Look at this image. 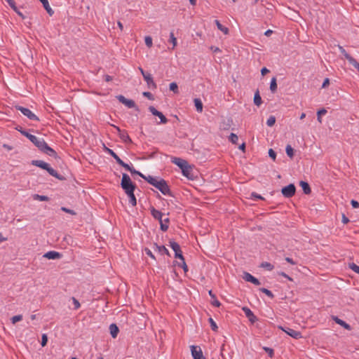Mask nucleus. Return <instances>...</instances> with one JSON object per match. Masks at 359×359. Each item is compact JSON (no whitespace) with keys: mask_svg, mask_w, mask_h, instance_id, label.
Returning a JSON list of instances; mask_svg holds the SVG:
<instances>
[{"mask_svg":"<svg viewBox=\"0 0 359 359\" xmlns=\"http://www.w3.org/2000/svg\"><path fill=\"white\" fill-rule=\"evenodd\" d=\"M22 135L27 137L41 152L55 158L57 157L56 151L48 145L43 138L38 137L27 131L22 132Z\"/></svg>","mask_w":359,"mask_h":359,"instance_id":"nucleus-1","label":"nucleus"},{"mask_svg":"<svg viewBox=\"0 0 359 359\" xmlns=\"http://www.w3.org/2000/svg\"><path fill=\"white\" fill-rule=\"evenodd\" d=\"M150 212H151V215H152V217L154 219L158 220V222L160 223L161 230L163 231H166L168 229V225L164 224V222L169 223L170 222L169 218L167 217V218L163 219V214L161 211L154 208V207L150 208Z\"/></svg>","mask_w":359,"mask_h":359,"instance_id":"nucleus-2","label":"nucleus"},{"mask_svg":"<svg viewBox=\"0 0 359 359\" xmlns=\"http://www.w3.org/2000/svg\"><path fill=\"white\" fill-rule=\"evenodd\" d=\"M32 164L33 165L41 168L43 170H46L51 176L55 177L57 179L62 180V177L57 173L56 170H55L53 168L50 166V165L41 160H33L32 161Z\"/></svg>","mask_w":359,"mask_h":359,"instance_id":"nucleus-3","label":"nucleus"},{"mask_svg":"<svg viewBox=\"0 0 359 359\" xmlns=\"http://www.w3.org/2000/svg\"><path fill=\"white\" fill-rule=\"evenodd\" d=\"M121 186L124 190L125 193L135 191L136 187L135 184L133 183L129 175L126 173H123L122 175Z\"/></svg>","mask_w":359,"mask_h":359,"instance_id":"nucleus-4","label":"nucleus"},{"mask_svg":"<svg viewBox=\"0 0 359 359\" xmlns=\"http://www.w3.org/2000/svg\"><path fill=\"white\" fill-rule=\"evenodd\" d=\"M155 187L158 189L163 195L171 196L170 189L163 179H160L158 182H156Z\"/></svg>","mask_w":359,"mask_h":359,"instance_id":"nucleus-5","label":"nucleus"},{"mask_svg":"<svg viewBox=\"0 0 359 359\" xmlns=\"http://www.w3.org/2000/svg\"><path fill=\"white\" fill-rule=\"evenodd\" d=\"M16 109L20 111L23 115L27 116L29 119L32 121H39V118L30 109L22 106H16Z\"/></svg>","mask_w":359,"mask_h":359,"instance_id":"nucleus-6","label":"nucleus"},{"mask_svg":"<svg viewBox=\"0 0 359 359\" xmlns=\"http://www.w3.org/2000/svg\"><path fill=\"white\" fill-rule=\"evenodd\" d=\"M296 192V187L293 184H290L281 189V193L285 198L292 197Z\"/></svg>","mask_w":359,"mask_h":359,"instance_id":"nucleus-7","label":"nucleus"},{"mask_svg":"<svg viewBox=\"0 0 359 359\" xmlns=\"http://www.w3.org/2000/svg\"><path fill=\"white\" fill-rule=\"evenodd\" d=\"M169 245L175 252V257L178 258L180 260H183L184 256L182 255V252L181 250L180 245L174 241H170Z\"/></svg>","mask_w":359,"mask_h":359,"instance_id":"nucleus-8","label":"nucleus"},{"mask_svg":"<svg viewBox=\"0 0 359 359\" xmlns=\"http://www.w3.org/2000/svg\"><path fill=\"white\" fill-rule=\"evenodd\" d=\"M278 328L295 339H300L302 337V333L300 332L294 330L292 328H289V327L285 328L282 326H278Z\"/></svg>","mask_w":359,"mask_h":359,"instance_id":"nucleus-9","label":"nucleus"},{"mask_svg":"<svg viewBox=\"0 0 359 359\" xmlns=\"http://www.w3.org/2000/svg\"><path fill=\"white\" fill-rule=\"evenodd\" d=\"M181 170L182 175L187 179L194 180L195 178V175L193 172V168L189 163L184 166Z\"/></svg>","mask_w":359,"mask_h":359,"instance_id":"nucleus-10","label":"nucleus"},{"mask_svg":"<svg viewBox=\"0 0 359 359\" xmlns=\"http://www.w3.org/2000/svg\"><path fill=\"white\" fill-rule=\"evenodd\" d=\"M149 111L153 115L158 116L161 119V123H166L168 122L167 118L163 114V113L158 111L154 107L150 106L149 107Z\"/></svg>","mask_w":359,"mask_h":359,"instance_id":"nucleus-11","label":"nucleus"},{"mask_svg":"<svg viewBox=\"0 0 359 359\" xmlns=\"http://www.w3.org/2000/svg\"><path fill=\"white\" fill-rule=\"evenodd\" d=\"M116 98L121 103L125 104L128 108H134L136 107L135 102L133 100H128L122 95H118Z\"/></svg>","mask_w":359,"mask_h":359,"instance_id":"nucleus-12","label":"nucleus"},{"mask_svg":"<svg viewBox=\"0 0 359 359\" xmlns=\"http://www.w3.org/2000/svg\"><path fill=\"white\" fill-rule=\"evenodd\" d=\"M243 311L245 314V316L248 318L249 321L251 323H255L258 320L257 317L253 313V312L248 307H243L242 309Z\"/></svg>","mask_w":359,"mask_h":359,"instance_id":"nucleus-13","label":"nucleus"},{"mask_svg":"<svg viewBox=\"0 0 359 359\" xmlns=\"http://www.w3.org/2000/svg\"><path fill=\"white\" fill-rule=\"evenodd\" d=\"M191 355L194 359H205L200 347L196 346H191Z\"/></svg>","mask_w":359,"mask_h":359,"instance_id":"nucleus-14","label":"nucleus"},{"mask_svg":"<svg viewBox=\"0 0 359 359\" xmlns=\"http://www.w3.org/2000/svg\"><path fill=\"white\" fill-rule=\"evenodd\" d=\"M116 130L118 133L119 137L125 143H132V140L129 137L127 131L121 130L119 127L115 126Z\"/></svg>","mask_w":359,"mask_h":359,"instance_id":"nucleus-15","label":"nucleus"},{"mask_svg":"<svg viewBox=\"0 0 359 359\" xmlns=\"http://www.w3.org/2000/svg\"><path fill=\"white\" fill-rule=\"evenodd\" d=\"M243 278L245 281L250 282V283H253L255 285H259L261 284L260 281L257 278L254 277L252 275H251L248 272H244L243 273Z\"/></svg>","mask_w":359,"mask_h":359,"instance_id":"nucleus-16","label":"nucleus"},{"mask_svg":"<svg viewBox=\"0 0 359 359\" xmlns=\"http://www.w3.org/2000/svg\"><path fill=\"white\" fill-rule=\"evenodd\" d=\"M171 162L177 165L181 170L182 168H184V166L188 164V162L186 160L178 157H172L171 158Z\"/></svg>","mask_w":359,"mask_h":359,"instance_id":"nucleus-17","label":"nucleus"},{"mask_svg":"<svg viewBox=\"0 0 359 359\" xmlns=\"http://www.w3.org/2000/svg\"><path fill=\"white\" fill-rule=\"evenodd\" d=\"M62 255L56 251H49L43 255V257L48 259H57L61 258Z\"/></svg>","mask_w":359,"mask_h":359,"instance_id":"nucleus-18","label":"nucleus"},{"mask_svg":"<svg viewBox=\"0 0 359 359\" xmlns=\"http://www.w3.org/2000/svg\"><path fill=\"white\" fill-rule=\"evenodd\" d=\"M332 320L338 325H341V327H343L344 329L347 330H351V327L350 325H348V323H346L345 321H344L343 320L339 318L337 316H332Z\"/></svg>","mask_w":359,"mask_h":359,"instance_id":"nucleus-19","label":"nucleus"},{"mask_svg":"<svg viewBox=\"0 0 359 359\" xmlns=\"http://www.w3.org/2000/svg\"><path fill=\"white\" fill-rule=\"evenodd\" d=\"M118 164L124 168L126 170L130 172L132 174L141 175L140 171L136 170L133 167L130 166L128 164L124 163L122 160H121Z\"/></svg>","mask_w":359,"mask_h":359,"instance_id":"nucleus-20","label":"nucleus"},{"mask_svg":"<svg viewBox=\"0 0 359 359\" xmlns=\"http://www.w3.org/2000/svg\"><path fill=\"white\" fill-rule=\"evenodd\" d=\"M144 79L147 82V84L149 88H156V84L154 81L153 78L150 74H147V76H144Z\"/></svg>","mask_w":359,"mask_h":359,"instance_id":"nucleus-21","label":"nucleus"},{"mask_svg":"<svg viewBox=\"0 0 359 359\" xmlns=\"http://www.w3.org/2000/svg\"><path fill=\"white\" fill-rule=\"evenodd\" d=\"M154 250L157 251L161 255H167L170 256V252L168 250L164 245H158L157 244H154Z\"/></svg>","mask_w":359,"mask_h":359,"instance_id":"nucleus-22","label":"nucleus"},{"mask_svg":"<svg viewBox=\"0 0 359 359\" xmlns=\"http://www.w3.org/2000/svg\"><path fill=\"white\" fill-rule=\"evenodd\" d=\"M109 331L111 337L116 338L118 334L119 329L116 324L112 323L109 325Z\"/></svg>","mask_w":359,"mask_h":359,"instance_id":"nucleus-23","label":"nucleus"},{"mask_svg":"<svg viewBox=\"0 0 359 359\" xmlns=\"http://www.w3.org/2000/svg\"><path fill=\"white\" fill-rule=\"evenodd\" d=\"M302 190L305 194H309L311 192V187L308 182L304 181H301L299 183Z\"/></svg>","mask_w":359,"mask_h":359,"instance_id":"nucleus-24","label":"nucleus"},{"mask_svg":"<svg viewBox=\"0 0 359 359\" xmlns=\"http://www.w3.org/2000/svg\"><path fill=\"white\" fill-rule=\"evenodd\" d=\"M129 198V203L132 206H135L137 205V200L134 194V191H131L130 192L126 193Z\"/></svg>","mask_w":359,"mask_h":359,"instance_id":"nucleus-25","label":"nucleus"},{"mask_svg":"<svg viewBox=\"0 0 359 359\" xmlns=\"http://www.w3.org/2000/svg\"><path fill=\"white\" fill-rule=\"evenodd\" d=\"M7 3L8 4V5L19 15H20L22 18H24V16L22 15V13L18 10V8H17L16 5H15V2L13 1V0H6Z\"/></svg>","mask_w":359,"mask_h":359,"instance_id":"nucleus-26","label":"nucleus"},{"mask_svg":"<svg viewBox=\"0 0 359 359\" xmlns=\"http://www.w3.org/2000/svg\"><path fill=\"white\" fill-rule=\"evenodd\" d=\"M215 23L217 29L222 32L224 34H227L229 33V29L223 26L218 20H215Z\"/></svg>","mask_w":359,"mask_h":359,"instance_id":"nucleus-27","label":"nucleus"},{"mask_svg":"<svg viewBox=\"0 0 359 359\" xmlns=\"http://www.w3.org/2000/svg\"><path fill=\"white\" fill-rule=\"evenodd\" d=\"M338 47L340 53L344 56L348 62H350L353 57L351 56L341 46H338Z\"/></svg>","mask_w":359,"mask_h":359,"instance_id":"nucleus-28","label":"nucleus"},{"mask_svg":"<svg viewBox=\"0 0 359 359\" xmlns=\"http://www.w3.org/2000/svg\"><path fill=\"white\" fill-rule=\"evenodd\" d=\"M194 104L198 112L203 111V103L199 98H195L194 100Z\"/></svg>","mask_w":359,"mask_h":359,"instance_id":"nucleus-29","label":"nucleus"},{"mask_svg":"<svg viewBox=\"0 0 359 359\" xmlns=\"http://www.w3.org/2000/svg\"><path fill=\"white\" fill-rule=\"evenodd\" d=\"M262 102V97L259 95V90H257V92L255 93V96H254V103L255 105L259 107L261 105Z\"/></svg>","mask_w":359,"mask_h":359,"instance_id":"nucleus-30","label":"nucleus"},{"mask_svg":"<svg viewBox=\"0 0 359 359\" xmlns=\"http://www.w3.org/2000/svg\"><path fill=\"white\" fill-rule=\"evenodd\" d=\"M106 151L116 160L117 163H118L121 160L112 149L106 148Z\"/></svg>","mask_w":359,"mask_h":359,"instance_id":"nucleus-31","label":"nucleus"},{"mask_svg":"<svg viewBox=\"0 0 359 359\" xmlns=\"http://www.w3.org/2000/svg\"><path fill=\"white\" fill-rule=\"evenodd\" d=\"M169 42L171 43L172 44V49H175V48L176 47L177 44V39L176 37L174 35V33L173 32H171L170 33V39H169Z\"/></svg>","mask_w":359,"mask_h":359,"instance_id":"nucleus-32","label":"nucleus"},{"mask_svg":"<svg viewBox=\"0 0 359 359\" xmlns=\"http://www.w3.org/2000/svg\"><path fill=\"white\" fill-rule=\"evenodd\" d=\"M270 90L272 93H275L277 90L276 78L273 77L270 83Z\"/></svg>","mask_w":359,"mask_h":359,"instance_id":"nucleus-33","label":"nucleus"},{"mask_svg":"<svg viewBox=\"0 0 359 359\" xmlns=\"http://www.w3.org/2000/svg\"><path fill=\"white\" fill-rule=\"evenodd\" d=\"M229 140L232 144H238V137L235 133H231Z\"/></svg>","mask_w":359,"mask_h":359,"instance_id":"nucleus-34","label":"nucleus"},{"mask_svg":"<svg viewBox=\"0 0 359 359\" xmlns=\"http://www.w3.org/2000/svg\"><path fill=\"white\" fill-rule=\"evenodd\" d=\"M170 90L172 91L175 94L179 93L178 86L175 82H172L169 86Z\"/></svg>","mask_w":359,"mask_h":359,"instance_id":"nucleus-35","label":"nucleus"},{"mask_svg":"<svg viewBox=\"0 0 359 359\" xmlns=\"http://www.w3.org/2000/svg\"><path fill=\"white\" fill-rule=\"evenodd\" d=\"M261 267L266 269L268 271H272L274 268L273 265L267 262H264L260 265Z\"/></svg>","mask_w":359,"mask_h":359,"instance_id":"nucleus-36","label":"nucleus"},{"mask_svg":"<svg viewBox=\"0 0 359 359\" xmlns=\"http://www.w3.org/2000/svg\"><path fill=\"white\" fill-rule=\"evenodd\" d=\"M285 151H286L287 155L290 158H292L294 156V149H293V148L290 144H287L286 146Z\"/></svg>","mask_w":359,"mask_h":359,"instance_id":"nucleus-37","label":"nucleus"},{"mask_svg":"<svg viewBox=\"0 0 359 359\" xmlns=\"http://www.w3.org/2000/svg\"><path fill=\"white\" fill-rule=\"evenodd\" d=\"M259 290L262 292H263L264 294H265L266 295H267L271 299H273L274 297V295L272 293V292L266 288L262 287V288H260Z\"/></svg>","mask_w":359,"mask_h":359,"instance_id":"nucleus-38","label":"nucleus"},{"mask_svg":"<svg viewBox=\"0 0 359 359\" xmlns=\"http://www.w3.org/2000/svg\"><path fill=\"white\" fill-rule=\"evenodd\" d=\"M326 113H327V110L324 108L318 111L317 119L320 123L322 122L321 116H323V115H325Z\"/></svg>","mask_w":359,"mask_h":359,"instance_id":"nucleus-39","label":"nucleus"},{"mask_svg":"<svg viewBox=\"0 0 359 359\" xmlns=\"http://www.w3.org/2000/svg\"><path fill=\"white\" fill-rule=\"evenodd\" d=\"M34 199L39 200L40 201H48L49 198L46 196L34 194Z\"/></svg>","mask_w":359,"mask_h":359,"instance_id":"nucleus-40","label":"nucleus"},{"mask_svg":"<svg viewBox=\"0 0 359 359\" xmlns=\"http://www.w3.org/2000/svg\"><path fill=\"white\" fill-rule=\"evenodd\" d=\"M276 123V118L273 116H270L266 121V124L268 126L271 127Z\"/></svg>","mask_w":359,"mask_h":359,"instance_id":"nucleus-41","label":"nucleus"},{"mask_svg":"<svg viewBox=\"0 0 359 359\" xmlns=\"http://www.w3.org/2000/svg\"><path fill=\"white\" fill-rule=\"evenodd\" d=\"M208 321H209V323L210 324L211 329L213 331L217 332V329H218V327H217L216 323L214 321V320L212 318H210L208 319Z\"/></svg>","mask_w":359,"mask_h":359,"instance_id":"nucleus-42","label":"nucleus"},{"mask_svg":"<svg viewBox=\"0 0 359 359\" xmlns=\"http://www.w3.org/2000/svg\"><path fill=\"white\" fill-rule=\"evenodd\" d=\"M43 8H45V10L47 11V13L50 15H53V13H54V11H53V9L50 8V5H49V3L47 2L46 3V4H43Z\"/></svg>","mask_w":359,"mask_h":359,"instance_id":"nucleus-43","label":"nucleus"},{"mask_svg":"<svg viewBox=\"0 0 359 359\" xmlns=\"http://www.w3.org/2000/svg\"><path fill=\"white\" fill-rule=\"evenodd\" d=\"M22 315H17V316H14L11 318V320L13 324H15L16 323L22 320Z\"/></svg>","mask_w":359,"mask_h":359,"instance_id":"nucleus-44","label":"nucleus"},{"mask_svg":"<svg viewBox=\"0 0 359 359\" xmlns=\"http://www.w3.org/2000/svg\"><path fill=\"white\" fill-rule=\"evenodd\" d=\"M349 268L353 271L355 273H358V271H359V266H358L357 264H355V263H350L349 264Z\"/></svg>","mask_w":359,"mask_h":359,"instance_id":"nucleus-45","label":"nucleus"},{"mask_svg":"<svg viewBox=\"0 0 359 359\" xmlns=\"http://www.w3.org/2000/svg\"><path fill=\"white\" fill-rule=\"evenodd\" d=\"M138 175L140 176L144 180H145L149 184H150V182L154 181V177H152L151 175L145 176L142 173H141V175Z\"/></svg>","mask_w":359,"mask_h":359,"instance_id":"nucleus-46","label":"nucleus"},{"mask_svg":"<svg viewBox=\"0 0 359 359\" xmlns=\"http://www.w3.org/2000/svg\"><path fill=\"white\" fill-rule=\"evenodd\" d=\"M144 41H145V44L147 45V46H148L149 48L152 46V39L151 36H146L144 39Z\"/></svg>","mask_w":359,"mask_h":359,"instance_id":"nucleus-47","label":"nucleus"},{"mask_svg":"<svg viewBox=\"0 0 359 359\" xmlns=\"http://www.w3.org/2000/svg\"><path fill=\"white\" fill-rule=\"evenodd\" d=\"M251 198L255 200V201H257L258 199H260V200H263L264 199V198L261 195H259V194H257L255 192H252L251 194Z\"/></svg>","mask_w":359,"mask_h":359,"instance_id":"nucleus-48","label":"nucleus"},{"mask_svg":"<svg viewBox=\"0 0 359 359\" xmlns=\"http://www.w3.org/2000/svg\"><path fill=\"white\" fill-rule=\"evenodd\" d=\"M72 300L74 306V309L75 310L79 309L80 308V306H81V304H80L79 302L75 297H72Z\"/></svg>","mask_w":359,"mask_h":359,"instance_id":"nucleus-49","label":"nucleus"},{"mask_svg":"<svg viewBox=\"0 0 359 359\" xmlns=\"http://www.w3.org/2000/svg\"><path fill=\"white\" fill-rule=\"evenodd\" d=\"M48 342V337L46 334H43L41 337V344L43 347L47 344Z\"/></svg>","mask_w":359,"mask_h":359,"instance_id":"nucleus-50","label":"nucleus"},{"mask_svg":"<svg viewBox=\"0 0 359 359\" xmlns=\"http://www.w3.org/2000/svg\"><path fill=\"white\" fill-rule=\"evenodd\" d=\"M263 349L269 354V357L272 358L274 355V351L269 347H264Z\"/></svg>","mask_w":359,"mask_h":359,"instance_id":"nucleus-51","label":"nucleus"},{"mask_svg":"<svg viewBox=\"0 0 359 359\" xmlns=\"http://www.w3.org/2000/svg\"><path fill=\"white\" fill-rule=\"evenodd\" d=\"M181 261H182V263H179L178 266H181L184 269V272H187L188 271V267H187V264H186V262L184 261V259L183 260H181Z\"/></svg>","mask_w":359,"mask_h":359,"instance_id":"nucleus-52","label":"nucleus"},{"mask_svg":"<svg viewBox=\"0 0 359 359\" xmlns=\"http://www.w3.org/2000/svg\"><path fill=\"white\" fill-rule=\"evenodd\" d=\"M144 252H145L146 255H148L149 257H150L151 259H156L154 255L152 253V252L149 248H145Z\"/></svg>","mask_w":359,"mask_h":359,"instance_id":"nucleus-53","label":"nucleus"},{"mask_svg":"<svg viewBox=\"0 0 359 359\" xmlns=\"http://www.w3.org/2000/svg\"><path fill=\"white\" fill-rule=\"evenodd\" d=\"M142 95L144 97H147L150 100H153L154 99V95L150 92H144Z\"/></svg>","mask_w":359,"mask_h":359,"instance_id":"nucleus-54","label":"nucleus"},{"mask_svg":"<svg viewBox=\"0 0 359 359\" xmlns=\"http://www.w3.org/2000/svg\"><path fill=\"white\" fill-rule=\"evenodd\" d=\"M349 63L352 65L359 72V63L356 61L355 59H352V60Z\"/></svg>","mask_w":359,"mask_h":359,"instance_id":"nucleus-55","label":"nucleus"},{"mask_svg":"<svg viewBox=\"0 0 359 359\" xmlns=\"http://www.w3.org/2000/svg\"><path fill=\"white\" fill-rule=\"evenodd\" d=\"M61 210L63 211V212H65L67 213H69V214H71V215H76V212H74V210H70V209H68L65 207H62L61 208Z\"/></svg>","mask_w":359,"mask_h":359,"instance_id":"nucleus-56","label":"nucleus"},{"mask_svg":"<svg viewBox=\"0 0 359 359\" xmlns=\"http://www.w3.org/2000/svg\"><path fill=\"white\" fill-rule=\"evenodd\" d=\"M211 304L212 306H214L215 307H219L221 305V303L217 299V298L212 299Z\"/></svg>","mask_w":359,"mask_h":359,"instance_id":"nucleus-57","label":"nucleus"},{"mask_svg":"<svg viewBox=\"0 0 359 359\" xmlns=\"http://www.w3.org/2000/svg\"><path fill=\"white\" fill-rule=\"evenodd\" d=\"M269 155L271 158H272L273 160L276 158V152L272 149H270L269 150Z\"/></svg>","mask_w":359,"mask_h":359,"instance_id":"nucleus-58","label":"nucleus"},{"mask_svg":"<svg viewBox=\"0 0 359 359\" xmlns=\"http://www.w3.org/2000/svg\"><path fill=\"white\" fill-rule=\"evenodd\" d=\"M330 85V79L328 78H326L322 85V88H327Z\"/></svg>","mask_w":359,"mask_h":359,"instance_id":"nucleus-59","label":"nucleus"},{"mask_svg":"<svg viewBox=\"0 0 359 359\" xmlns=\"http://www.w3.org/2000/svg\"><path fill=\"white\" fill-rule=\"evenodd\" d=\"M278 275L287 278V280L292 281V278L291 277H290L287 274H286L285 272H280L278 273Z\"/></svg>","mask_w":359,"mask_h":359,"instance_id":"nucleus-60","label":"nucleus"},{"mask_svg":"<svg viewBox=\"0 0 359 359\" xmlns=\"http://www.w3.org/2000/svg\"><path fill=\"white\" fill-rule=\"evenodd\" d=\"M351 204L353 208H359V203L355 200H352L351 201Z\"/></svg>","mask_w":359,"mask_h":359,"instance_id":"nucleus-61","label":"nucleus"},{"mask_svg":"<svg viewBox=\"0 0 359 359\" xmlns=\"http://www.w3.org/2000/svg\"><path fill=\"white\" fill-rule=\"evenodd\" d=\"M285 261L292 265H295L297 264L292 258L290 257H285Z\"/></svg>","mask_w":359,"mask_h":359,"instance_id":"nucleus-62","label":"nucleus"},{"mask_svg":"<svg viewBox=\"0 0 359 359\" xmlns=\"http://www.w3.org/2000/svg\"><path fill=\"white\" fill-rule=\"evenodd\" d=\"M269 70L266 67H263L261 69V74L262 76H264L266 74L269 73Z\"/></svg>","mask_w":359,"mask_h":359,"instance_id":"nucleus-63","label":"nucleus"},{"mask_svg":"<svg viewBox=\"0 0 359 359\" xmlns=\"http://www.w3.org/2000/svg\"><path fill=\"white\" fill-rule=\"evenodd\" d=\"M104 78L105 81H107V82H109V81H112V77L109 75H104Z\"/></svg>","mask_w":359,"mask_h":359,"instance_id":"nucleus-64","label":"nucleus"}]
</instances>
